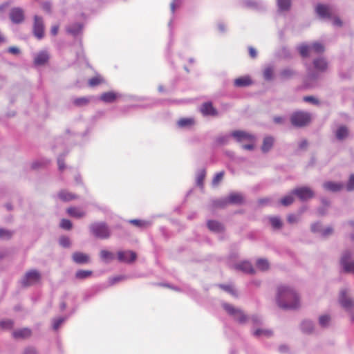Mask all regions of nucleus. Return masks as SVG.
<instances>
[{"label":"nucleus","mask_w":354,"mask_h":354,"mask_svg":"<svg viewBox=\"0 0 354 354\" xmlns=\"http://www.w3.org/2000/svg\"><path fill=\"white\" fill-rule=\"evenodd\" d=\"M277 303L281 308L295 309L300 306V299L293 288L280 286L277 288Z\"/></svg>","instance_id":"1"},{"label":"nucleus","mask_w":354,"mask_h":354,"mask_svg":"<svg viewBox=\"0 0 354 354\" xmlns=\"http://www.w3.org/2000/svg\"><path fill=\"white\" fill-rule=\"evenodd\" d=\"M91 233L97 238L106 239L110 236V230L105 223H94L90 227Z\"/></svg>","instance_id":"2"},{"label":"nucleus","mask_w":354,"mask_h":354,"mask_svg":"<svg viewBox=\"0 0 354 354\" xmlns=\"http://www.w3.org/2000/svg\"><path fill=\"white\" fill-rule=\"evenodd\" d=\"M310 115L303 111H297L290 118L292 124L298 127L307 125L310 122Z\"/></svg>","instance_id":"3"},{"label":"nucleus","mask_w":354,"mask_h":354,"mask_svg":"<svg viewBox=\"0 0 354 354\" xmlns=\"http://www.w3.org/2000/svg\"><path fill=\"white\" fill-rule=\"evenodd\" d=\"M243 202V197L238 193H232L226 198L218 200L214 202V205L216 207H224L227 204H241Z\"/></svg>","instance_id":"4"},{"label":"nucleus","mask_w":354,"mask_h":354,"mask_svg":"<svg viewBox=\"0 0 354 354\" xmlns=\"http://www.w3.org/2000/svg\"><path fill=\"white\" fill-rule=\"evenodd\" d=\"M41 280V274L36 270L28 271L21 279V284L24 287L32 286Z\"/></svg>","instance_id":"5"},{"label":"nucleus","mask_w":354,"mask_h":354,"mask_svg":"<svg viewBox=\"0 0 354 354\" xmlns=\"http://www.w3.org/2000/svg\"><path fill=\"white\" fill-rule=\"evenodd\" d=\"M32 32L34 35L38 39H41L44 36V25L41 17L35 15L34 17V23Z\"/></svg>","instance_id":"6"},{"label":"nucleus","mask_w":354,"mask_h":354,"mask_svg":"<svg viewBox=\"0 0 354 354\" xmlns=\"http://www.w3.org/2000/svg\"><path fill=\"white\" fill-rule=\"evenodd\" d=\"M223 308L230 315L233 316V317L240 323L245 322L246 316L241 310L236 309L234 306L227 304H225L223 305Z\"/></svg>","instance_id":"7"},{"label":"nucleus","mask_w":354,"mask_h":354,"mask_svg":"<svg viewBox=\"0 0 354 354\" xmlns=\"http://www.w3.org/2000/svg\"><path fill=\"white\" fill-rule=\"evenodd\" d=\"M292 194L296 195L301 201H306L314 196L313 191L307 187L295 189L292 191Z\"/></svg>","instance_id":"8"},{"label":"nucleus","mask_w":354,"mask_h":354,"mask_svg":"<svg viewBox=\"0 0 354 354\" xmlns=\"http://www.w3.org/2000/svg\"><path fill=\"white\" fill-rule=\"evenodd\" d=\"M351 254L348 251H346L341 259V265L346 272L354 273V261H350Z\"/></svg>","instance_id":"9"},{"label":"nucleus","mask_w":354,"mask_h":354,"mask_svg":"<svg viewBox=\"0 0 354 354\" xmlns=\"http://www.w3.org/2000/svg\"><path fill=\"white\" fill-rule=\"evenodd\" d=\"M339 301L341 306L348 311H351L354 309V301L346 295V290H342Z\"/></svg>","instance_id":"10"},{"label":"nucleus","mask_w":354,"mask_h":354,"mask_svg":"<svg viewBox=\"0 0 354 354\" xmlns=\"http://www.w3.org/2000/svg\"><path fill=\"white\" fill-rule=\"evenodd\" d=\"M232 136L239 142L245 141L254 142L255 139L253 135L243 131H234L232 133Z\"/></svg>","instance_id":"11"},{"label":"nucleus","mask_w":354,"mask_h":354,"mask_svg":"<svg viewBox=\"0 0 354 354\" xmlns=\"http://www.w3.org/2000/svg\"><path fill=\"white\" fill-rule=\"evenodd\" d=\"M10 19L14 24H20L24 20V12L21 8H13L10 11Z\"/></svg>","instance_id":"12"},{"label":"nucleus","mask_w":354,"mask_h":354,"mask_svg":"<svg viewBox=\"0 0 354 354\" xmlns=\"http://www.w3.org/2000/svg\"><path fill=\"white\" fill-rule=\"evenodd\" d=\"M118 258L121 262L130 263L136 260V254L132 251H119Z\"/></svg>","instance_id":"13"},{"label":"nucleus","mask_w":354,"mask_h":354,"mask_svg":"<svg viewBox=\"0 0 354 354\" xmlns=\"http://www.w3.org/2000/svg\"><path fill=\"white\" fill-rule=\"evenodd\" d=\"M66 213L71 217L75 218H82L86 216V212L78 207H69L66 209Z\"/></svg>","instance_id":"14"},{"label":"nucleus","mask_w":354,"mask_h":354,"mask_svg":"<svg viewBox=\"0 0 354 354\" xmlns=\"http://www.w3.org/2000/svg\"><path fill=\"white\" fill-rule=\"evenodd\" d=\"M49 60V55L47 51L43 50L38 53L34 57V64L35 66H42L46 64Z\"/></svg>","instance_id":"15"},{"label":"nucleus","mask_w":354,"mask_h":354,"mask_svg":"<svg viewBox=\"0 0 354 354\" xmlns=\"http://www.w3.org/2000/svg\"><path fill=\"white\" fill-rule=\"evenodd\" d=\"M201 111L204 115L216 116L218 114L217 111L211 102L203 103L201 106Z\"/></svg>","instance_id":"16"},{"label":"nucleus","mask_w":354,"mask_h":354,"mask_svg":"<svg viewBox=\"0 0 354 354\" xmlns=\"http://www.w3.org/2000/svg\"><path fill=\"white\" fill-rule=\"evenodd\" d=\"M32 332L28 328H24L14 330L12 336L15 339H26L31 336Z\"/></svg>","instance_id":"17"},{"label":"nucleus","mask_w":354,"mask_h":354,"mask_svg":"<svg viewBox=\"0 0 354 354\" xmlns=\"http://www.w3.org/2000/svg\"><path fill=\"white\" fill-rule=\"evenodd\" d=\"M73 260L78 264L86 263L89 261V256L82 252H75L72 256Z\"/></svg>","instance_id":"18"},{"label":"nucleus","mask_w":354,"mask_h":354,"mask_svg":"<svg viewBox=\"0 0 354 354\" xmlns=\"http://www.w3.org/2000/svg\"><path fill=\"white\" fill-rule=\"evenodd\" d=\"M349 131L346 126L342 125L335 131V137L339 140H343L348 136Z\"/></svg>","instance_id":"19"},{"label":"nucleus","mask_w":354,"mask_h":354,"mask_svg":"<svg viewBox=\"0 0 354 354\" xmlns=\"http://www.w3.org/2000/svg\"><path fill=\"white\" fill-rule=\"evenodd\" d=\"M207 225L209 230L214 232H221L224 230L223 225L216 221L209 220Z\"/></svg>","instance_id":"20"},{"label":"nucleus","mask_w":354,"mask_h":354,"mask_svg":"<svg viewBox=\"0 0 354 354\" xmlns=\"http://www.w3.org/2000/svg\"><path fill=\"white\" fill-rule=\"evenodd\" d=\"M315 69L319 72L325 71L328 68L327 62L324 58H318L313 62Z\"/></svg>","instance_id":"21"},{"label":"nucleus","mask_w":354,"mask_h":354,"mask_svg":"<svg viewBox=\"0 0 354 354\" xmlns=\"http://www.w3.org/2000/svg\"><path fill=\"white\" fill-rule=\"evenodd\" d=\"M59 198L63 201H70L77 198V196L66 190H62L58 193Z\"/></svg>","instance_id":"22"},{"label":"nucleus","mask_w":354,"mask_h":354,"mask_svg":"<svg viewBox=\"0 0 354 354\" xmlns=\"http://www.w3.org/2000/svg\"><path fill=\"white\" fill-rule=\"evenodd\" d=\"M317 13L322 17H328L330 15V8L324 5H317L316 7Z\"/></svg>","instance_id":"23"},{"label":"nucleus","mask_w":354,"mask_h":354,"mask_svg":"<svg viewBox=\"0 0 354 354\" xmlns=\"http://www.w3.org/2000/svg\"><path fill=\"white\" fill-rule=\"evenodd\" d=\"M344 185L341 183L326 182L324 184V187L331 192H338L343 188Z\"/></svg>","instance_id":"24"},{"label":"nucleus","mask_w":354,"mask_h":354,"mask_svg":"<svg viewBox=\"0 0 354 354\" xmlns=\"http://www.w3.org/2000/svg\"><path fill=\"white\" fill-rule=\"evenodd\" d=\"M252 84V80L249 77H241L234 80V85L237 87H243Z\"/></svg>","instance_id":"25"},{"label":"nucleus","mask_w":354,"mask_h":354,"mask_svg":"<svg viewBox=\"0 0 354 354\" xmlns=\"http://www.w3.org/2000/svg\"><path fill=\"white\" fill-rule=\"evenodd\" d=\"M117 95L113 92H106L101 95L100 100L104 102L110 103L114 102Z\"/></svg>","instance_id":"26"},{"label":"nucleus","mask_w":354,"mask_h":354,"mask_svg":"<svg viewBox=\"0 0 354 354\" xmlns=\"http://www.w3.org/2000/svg\"><path fill=\"white\" fill-rule=\"evenodd\" d=\"M236 268L247 273H254V271L252 264L246 261L236 265Z\"/></svg>","instance_id":"27"},{"label":"nucleus","mask_w":354,"mask_h":354,"mask_svg":"<svg viewBox=\"0 0 354 354\" xmlns=\"http://www.w3.org/2000/svg\"><path fill=\"white\" fill-rule=\"evenodd\" d=\"M274 139L272 137H266L263 140L261 149L263 152L268 151L272 147Z\"/></svg>","instance_id":"28"},{"label":"nucleus","mask_w":354,"mask_h":354,"mask_svg":"<svg viewBox=\"0 0 354 354\" xmlns=\"http://www.w3.org/2000/svg\"><path fill=\"white\" fill-rule=\"evenodd\" d=\"M253 335L255 337H271L272 335V331L269 329H261L259 328L255 330L253 332Z\"/></svg>","instance_id":"29"},{"label":"nucleus","mask_w":354,"mask_h":354,"mask_svg":"<svg viewBox=\"0 0 354 354\" xmlns=\"http://www.w3.org/2000/svg\"><path fill=\"white\" fill-rule=\"evenodd\" d=\"M256 266L258 269L266 271L269 269L270 265L267 259H259L257 261Z\"/></svg>","instance_id":"30"},{"label":"nucleus","mask_w":354,"mask_h":354,"mask_svg":"<svg viewBox=\"0 0 354 354\" xmlns=\"http://www.w3.org/2000/svg\"><path fill=\"white\" fill-rule=\"evenodd\" d=\"M93 274L91 270H79L75 273V277L78 279H84L90 277Z\"/></svg>","instance_id":"31"},{"label":"nucleus","mask_w":354,"mask_h":354,"mask_svg":"<svg viewBox=\"0 0 354 354\" xmlns=\"http://www.w3.org/2000/svg\"><path fill=\"white\" fill-rule=\"evenodd\" d=\"M129 223L136 227L141 228H146L150 225V223L149 221L139 220V219H132L129 221Z\"/></svg>","instance_id":"32"},{"label":"nucleus","mask_w":354,"mask_h":354,"mask_svg":"<svg viewBox=\"0 0 354 354\" xmlns=\"http://www.w3.org/2000/svg\"><path fill=\"white\" fill-rule=\"evenodd\" d=\"M90 102V99L87 97H81L75 98L73 100V104L76 106H84Z\"/></svg>","instance_id":"33"},{"label":"nucleus","mask_w":354,"mask_h":354,"mask_svg":"<svg viewBox=\"0 0 354 354\" xmlns=\"http://www.w3.org/2000/svg\"><path fill=\"white\" fill-rule=\"evenodd\" d=\"M311 50V46L302 44L299 47V52L303 57H307L310 55Z\"/></svg>","instance_id":"34"},{"label":"nucleus","mask_w":354,"mask_h":354,"mask_svg":"<svg viewBox=\"0 0 354 354\" xmlns=\"http://www.w3.org/2000/svg\"><path fill=\"white\" fill-rule=\"evenodd\" d=\"M206 176V171L205 169H201L196 176V183L198 186L203 187V181L205 180Z\"/></svg>","instance_id":"35"},{"label":"nucleus","mask_w":354,"mask_h":354,"mask_svg":"<svg viewBox=\"0 0 354 354\" xmlns=\"http://www.w3.org/2000/svg\"><path fill=\"white\" fill-rule=\"evenodd\" d=\"M194 124V120L192 118H181L178 121V125L180 127H189Z\"/></svg>","instance_id":"36"},{"label":"nucleus","mask_w":354,"mask_h":354,"mask_svg":"<svg viewBox=\"0 0 354 354\" xmlns=\"http://www.w3.org/2000/svg\"><path fill=\"white\" fill-rule=\"evenodd\" d=\"M311 50L317 54H320L324 52L325 48L321 43L315 42L311 45Z\"/></svg>","instance_id":"37"},{"label":"nucleus","mask_w":354,"mask_h":354,"mask_svg":"<svg viewBox=\"0 0 354 354\" xmlns=\"http://www.w3.org/2000/svg\"><path fill=\"white\" fill-rule=\"evenodd\" d=\"M293 195L294 194H292L291 193V194H289V195H287V196H285L284 197H283L280 201L281 205L283 206H288V205H291L294 201Z\"/></svg>","instance_id":"38"},{"label":"nucleus","mask_w":354,"mask_h":354,"mask_svg":"<svg viewBox=\"0 0 354 354\" xmlns=\"http://www.w3.org/2000/svg\"><path fill=\"white\" fill-rule=\"evenodd\" d=\"M82 30V26L80 24H75L71 27L67 28V32L73 35H77Z\"/></svg>","instance_id":"39"},{"label":"nucleus","mask_w":354,"mask_h":354,"mask_svg":"<svg viewBox=\"0 0 354 354\" xmlns=\"http://www.w3.org/2000/svg\"><path fill=\"white\" fill-rule=\"evenodd\" d=\"M274 75V69L271 66L266 67L263 71V77L266 80H270Z\"/></svg>","instance_id":"40"},{"label":"nucleus","mask_w":354,"mask_h":354,"mask_svg":"<svg viewBox=\"0 0 354 354\" xmlns=\"http://www.w3.org/2000/svg\"><path fill=\"white\" fill-rule=\"evenodd\" d=\"M103 82L102 78L99 76H95L88 80V85L91 87L96 86Z\"/></svg>","instance_id":"41"},{"label":"nucleus","mask_w":354,"mask_h":354,"mask_svg":"<svg viewBox=\"0 0 354 354\" xmlns=\"http://www.w3.org/2000/svg\"><path fill=\"white\" fill-rule=\"evenodd\" d=\"M224 175L225 172L223 171L216 173L212 179V185L214 186L218 185L219 183L223 180Z\"/></svg>","instance_id":"42"},{"label":"nucleus","mask_w":354,"mask_h":354,"mask_svg":"<svg viewBox=\"0 0 354 354\" xmlns=\"http://www.w3.org/2000/svg\"><path fill=\"white\" fill-rule=\"evenodd\" d=\"M294 74L295 72L292 70L290 68H286L281 72L280 76L282 79L286 80L292 77L294 75Z\"/></svg>","instance_id":"43"},{"label":"nucleus","mask_w":354,"mask_h":354,"mask_svg":"<svg viewBox=\"0 0 354 354\" xmlns=\"http://www.w3.org/2000/svg\"><path fill=\"white\" fill-rule=\"evenodd\" d=\"M270 221L272 226L275 229H279L282 226V222L278 217H271Z\"/></svg>","instance_id":"44"},{"label":"nucleus","mask_w":354,"mask_h":354,"mask_svg":"<svg viewBox=\"0 0 354 354\" xmlns=\"http://www.w3.org/2000/svg\"><path fill=\"white\" fill-rule=\"evenodd\" d=\"M278 6L280 10H286L290 6V0H278Z\"/></svg>","instance_id":"45"},{"label":"nucleus","mask_w":354,"mask_h":354,"mask_svg":"<svg viewBox=\"0 0 354 354\" xmlns=\"http://www.w3.org/2000/svg\"><path fill=\"white\" fill-rule=\"evenodd\" d=\"M59 225H60V227H62V229L67 230H70L73 227V224H72L71 221L70 220L66 219V218H63L61 220Z\"/></svg>","instance_id":"46"},{"label":"nucleus","mask_w":354,"mask_h":354,"mask_svg":"<svg viewBox=\"0 0 354 354\" xmlns=\"http://www.w3.org/2000/svg\"><path fill=\"white\" fill-rule=\"evenodd\" d=\"M100 255L101 259L104 261L111 260L113 259V254L111 252L105 250H101Z\"/></svg>","instance_id":"47"},{"label":"nucleus","mask_w":354,"mask_h":354,"mask_svg":"<svg viewBox=\"0 0 354 354\" xmlns=\"http://www.w3.org/2000/svg\"><path fill=\"white\" fill-rule=\"evenodd\" d=\"M302 330L306 333H311L313 330V324L310 321H304L301 324Z\"/></svg>","instance_id":"48"},{"label":"nucleus","mask_w":354,"mask_h":354,"mask_svg":"<svg viewBox=\"0 0 354 354\" xmlns=\"http://www.w3.org/2000/svg\"><path fill=\"white\" fill-rule=\"evenodd\" d=\"M13 322L10 319L3 320L0 322V326L3 329H10L13 327Z\"/></svg>","instance_id":"49"},{"label":"nucleus","mask_w":354,"mask_h":354,"mask_svg":"<svg viewBox=\"0 0 354 354\" xmlns=\"http://www.w3.org/2000/svg\"><path fill=\"white\" fill-rule=\"evenodd\" d=\"M12 236V232L10 230H5V229H0V239H8L11 238Z\"/></svg>","instance_id":"50"},{"label":"nucleus","mask_w":354,"mask_h":354,"mask_svg":"<svg viewBox=\"0 0 354 354\" xmlns=\"http://www.w3.org/2000/svg\"><path fill=\"white\" fill-rule=\"evenodd\" d=\"M59 244L64 248H68L71 245V241L68 237L63 236L59 238Z\"/></svg>","instance_id":"51"},{"label":"nucleus","mask_w":354,"mask_h":354,"mask_svg":"<svg viewBox=\"0 0 354 354\" xmlns=\"http://www.w3.org/2000/svg\"><path fill=\"white\" fill-rule=\"evenodd\" d=\"M303 100L306 102H310L315 105H318L319 104V100L313 96H305Z\"/></svg>","instance_id":"52"},{"label":"nucleus","mask_w":354,"mask_h":354,"mask_svg":"<svg viewBox=\"0 0 354 354\" xmlns=\"http://www.w3.org/2000/svg\"><path fill=\"white\" fill-rule=\"evenodd\" d=\"M346 189L348 191L354 190V174L350 176L349 180L347 183Z\"/></svg>","instance_id":"53"},{"label":"nucleus","mask_w":354,"mask_h":354,"mask_svg":"<svg viewBox=\"0 0 354 354\" xmlns=\"http://www.w3.org/2000/svg\"><path fill=\"white\" fill-rule=\"evenodd\" d=\"M330 321V317L328 315H322L319 317V322L322 326H326Z\"/></svg>","instance_id":"54"},{"label":"nucleus","mask_w":354,"mask_h":354,"mask_svg":"<svg viewBox=\"0 0 354 354\" xmlns=\"http://www.w3.org/2000/svg\"><path fill=\"white\" fill-rule=\"evenodd\" d=\"M8 51L13 55H18L20 53L19 49L15 46H11L8 49Z\"/></svg>","instance_id":"55"},{"label":"nucleus","mask_w":354,"mask_h":354,"mask_svg":"<svg viewBox=\"0 0 354 354\" xmlns=\"http://www.w3.org/2000/svg\"><path fill=\"white\" fill-rule=\"evenodd\" d=\"M23 354H37V353L35 348L32 347H28L24 350Z\"/></svg>","instance_id":"56"},{"label":"nucleus","mask_w":354,"mask_h":354,"mask_svg":"<svg viewBox=\"0 0 354 354\" xmlns=\"http://www.w3.org/2000/svg\"><path fill=\"white\" fill-rule=\"evenodd\" d=\"M124 279V277H122V276H119V277L111 278L110 279V284L113 285L114 283H115L120 281H122Z\"/></svg>","instance_id":"57"},{"label":"nucleus","mask_w":354,"mask_h":354,"mask_svg":"<svg viewBox=\"0 0 354 354\" xmlns=\"http://www.w3.org/2000/svg\"><path fill=\"white\" fill-rule=\"evenodd\" d=\"M287 220H288V223H296L298 219H297V218L296 217L295 215L290 214V215L288 216Z\"/></svg>","instance_id":"58"},{"label":"nucleus","mask_w":354,"mask_h":354,"mask_svg":"<svg viewBox=\"0 0 354 354\" xmlns=\"http://www.w3.org/2000/svg\"><path fill=\"white\" fill-rule=\"evenodd\" d=\"M242 147L246 150H252L254 149V142H248V144L243 145Z\"/></svg>","instance_id":"59"},{"label":"nucleus","mask_w":354,"mask_h":354,"mask_svg":"<svg viewBox=\"0 0 354 354\" xmlns=\"http://www.w3.org/2000/svg\"><path fill=\"white\" fill-rule=\"evenodd\" d=\"M62 322H63V319H62L55 320L53 324V328L55 330H57L58 328L59 327L60 324L62 323Z\"/></svg>","instance_id":"60"},{"label":"nucleus","mask_w":354,"mask_h":354,"mask_svg":"<svg viewBox=\"0 0 354 354\" xmlns=\"http://www.w3.org/2000/svg\"><path fill=\"white\" fill-rule=\"evenodd\" d=\"M249 54L252 58H255L257 57V51L253 47L249 48Z\"/></svg>","instance_id":"61"},{"label":"nucleus","mask_w":354,"mask_h":354,"mask_svg":"<svg viewBox=\"0 0 354 354\" xmlns=\"http://www.w3.org/2000/svg\"><path fill=\"white\" fill-rule=\"evenodd\" d=\"M58 30H59V26L55 25L51 28L50 32L53 35H56L58 33Z\"/></svg>","instance_id":"62"},{"label":"nucleus","mask_w":354,"mask_h":354,"mask_svg":"<svg viewBox=\"0 0 354 354\" xmlns=\"http://www.w3.org/2000/svg\"><path fill=\"white\" fill-rule=\"evenodd\" d=\"M307 145H308V142H307V140H302V141L299 143V148H300L301 149H306V148Z\"/></svg>","instance_id":"63"},{"label":"nucleus","mask_w":354,"mask_h":354,"mask_svg":"<svg viewBox=\"0 0 354 354\" xmlns=\"http://www.w3.org/2000/svg\"><path fill=\"white\" fill-rule=\"evenodd\" d=\"M222 288H223L225 290L232 293V294H234V291H233V289H232V287L230 286H221Z\"/></svg>","instance_id":"64"}]
</instances>
